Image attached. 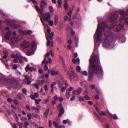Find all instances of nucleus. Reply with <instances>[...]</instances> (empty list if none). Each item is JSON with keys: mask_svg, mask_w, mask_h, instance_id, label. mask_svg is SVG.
<instances>
[{"mask_svg": "<svg viewBox=\"0 0 128 128\" xmlns=\"http://www.w3.org/2000/svg\"><path fill=\"white\" fill-rule=\"evenodd\" d=\"M85 98L87 100H89L90 99V98L87 95H86L84 96Z\"/></svg>", "mask_w": 128, "mask_h": 128, "instance_id": "54", "label": "nucleus"}, {"mask_svg": "<svg viewBox=\"0 0 128 128\" xmlns=\"http://www.w3.org/2000/svg\"><path fill=\"white\" fill-rule=\"evenodd\" d=\"M22 46L24 47L27 48L29 46V43L28 42H27L26 40H24L22 44Z\"/></svg>", "mask_w": 128, "mask_h": 128, "instance_id": "18", "label": "nucleus"}, {"mask_svg": "<svg viewBox=\"0 0 128 128\" xmlns=\"http://www.w3.org/2000/svg\"><path fill=\"white\" fill-rule=\"evenodd\" d=\"M57 108L60 110L58 116L60 118L61 117L62 115L64 113V110L61 103H60L58 106Z\"/></svg>", "mask_w": 128, "mask_h": 128, "instance_id": "6", "label": "nucleus"}, {"mask_svg": "<svg viewBox=\"0 0 128 128\" xmlns=\"http://www.w3.org/2000/svg\"><path fill=\"white\" fill-rule=\"evenodd\" d=\"M99 114L101 116H105L106 115L105 112L102 111H100Z\"/></svg>", "mask_w": 128, "mask_h": 128, "instance_id": "40", "label": "nucleus"}, {"mask_svg": "<svg viewBox=\"0 0 128 128\" xmlns=\"http://www.w3.org/2000/svg\"><path fill=\"white\" fill-rule=\"evenodd\" d=\"M47 22H48L49 23V25L51 26H52L54 24V22L52 20H51L50 19V20H49L47 21Z\"/></svg>", "mask_w": 128, "mask_h": 128, "instance_id": "37", "label": "nucleus"}, {"mask_svg": "<svg viewBox=\"0 0 128 128\" xmlns=\"http://www.w3.org/2000/svg\"><path fill=\"white\" fill-rule=\"evenodd\" d=\"M14 103L17 105H18V101L16 100H15L14 101Z\"/></svg>", "mask_w": 128, "mask_h": 128, "instance_id": "64", "label": "nucleus"}, {"mask_svg": "<svg viewBox=\"0 0 128 128\" xmlns=\"http://www.w3.org/2000/svg\"><path fill=\"white\" fill-rule=\"evenodd\" d=\"M35 8L37 11H38L42 14H43L42 10H40V8L38 6H35Z\"/></svg>", "mask_w": 128, "mask_h": 128, "instance_id": "23", "label": "nucleus"}, {"mask_svg": "<svg viewBox=\"0 0 128 128\" xmlns=\"http://www.w3.org/2000/svg\"><path fill=\"white\" fill-rule=\"evenodd\" d=\"M82 88H79L76 90H74L72 91V93L73 94L79 96L80 95L82 92Z\"/></svg>", "mask_w": 128, "mask_h": 128, "instance_id": "10", "label": "nucleus"}, {"mask_svg": "<svg viewBox=\"0 0 128 128\" xmlns=\"http://www.w3.org/2000/svg\"><path fill=\"white\" fill-rule=\"evenodd\" d=\"M68 73L69 74V75L70 76H74L75 75V74L73 71H68Z\"/></svg>", "mask_w": 128, "mask_h": 128, "instance_id": "30", "label": "nucleus"}, {"mask_svg": "<svg viewBox=\"0 0 128 128\" xmlns=\"http://www.w3.org/2000/svg\"><path fill=\"white\" fill-rule=\"evenodd\" d=\"M22 56L21 55L19 54H16V58L20 60L19 62L20 63H22L23 62V61L21 60Z\"/></svg>", "mask_w": 128, "mask_h": 128, "instance_id": "17", "label": "nucleus"}, {"mask_svg": "<svg viewBox=\"0 0 128 128\" xmlns=\"http://www.w3.org/2000/svg\"><path fill=\"white\" fill-rule=\"evenodd\" d=\"M49 110L48 108L47 109L44 113V115L45 118H46L48 116V113L49 111Z\"/></svg>", "mask_w": 128, "mask_h": 128, "instance_id": "34", "label": "nucleus"}, {"mask_svg": "<svg viewBox=\"0 0 128 128\" xmlns=\"http://www.w3.org/2000/svg\"><path fill=\"white\" fill-rule=\"evenodd\" d=\"M53 124L56 128H58L59 127L58 124L55 121H54L53 122Z\"/></svg>", "mask_w": 128, "mask_h": 128, "instance_id": "33", "label": "nucleus"}, {"mask_svg": "<svg viewBox=\"0 0 128 128\" xmlns=\"http://www.w3.org/2000/svg\"><path fill=\"white\" fill-rule=\"evenodd\" d=\"M74 39L75 40L76 42V46H77L78 47V37L77 36H74Z\"/></svg>", "mask_w": 128, "mask_h": 128, "instance_id": "32", "label": "nucleus"}, {"mask_svg": "<svg viewBox=\"0 0 128 128\" xmlns=\"http://www.w3.org/2000/svg\"><path fill=\"white\" fill-rule=\"evenodd\" d=\"M125 22L127 24H128V18H126L125 19Z\"/></svg>", "mask_w": 128, "mask_h": 128, "instance_id": "58", "label": "nucleus"}, {"mask_svg": "<svg viewBox=\"0 0 128 128\" xmlns=\"http://www.w3.org/2000/svg\"><path fill=\"white\" fill-rule=\"evenodd\" d=\"M59 72L58 71H55L54 70H52L51 72V74L52 75H56L58 74Z\"/></svg>", "mask_w": 128, "mask_h": 128, "instance_id": "26", "label": "nucleus"}, {"mask_svg": "<svg viewBox=\"0 0 128 128\" xmlns=\"http://www.w3.org/2000/svg\"><path fill=\"white\" fill-rule=\"evenodd\" d=\"M36 46V44L35 42H32V49H33V50H35Z\"/></svg>", "mask_w": 128, "mask_h": 128, "instance_id": "27", "label": "nucleus"}, {"mask_svg": "<svg viewBox=\"0 0 128 128\" xmlns=\"http://www.w3.org/2000/svg\"><path fill=\"white\" fill-rule=\"evenodd\" d=\"M80 60L78 58H77L75 59L73 58L72 59V62L74 64L77 63L79 64L80 62Z\"/></svg>", "mask_w": 128, "mask_h": 128, "instance_id": "20", "label": "nucleus"}, {"mask_svg": "<svg viewBox=\"0 0 128 128\" xmlns=\"http://www.w3.org/2000/svg\"><path fill=\"white\" fill-rule=\"evenodd\" d=\"M40 20H41L42 22V24L44 25H44L45 24H45V23H44V21H43V20H42V18H40Z\"/></svg>", "mask_w": 128, "mask_h": 128, "instance_id": "60", "label": "nucleus"}, {"mask_svg": "<svg viewBox=\"0 0 128 128\" xmlns=\"http://www.w3.org/2000/svg\"><path fill=\"white\" fill-rule=\"evenodd\" d=\"M11 33L12 32L10 30L7 32L5 34V38L6 39H10L12 44L17 42L19 40V38L12 37L11 34Z\"/></svg>", "mask_w": 128, "mask_h": 128, "instance_id": "4", "label": "nucleus"}, {"mask_svg": "<svg viewBox=\"0 0 128 128\" xmlns=\"http://www.w3.org/2000/svg\"><path fill=\"white\" fill-rule=\"evenodd\" d=\"M28 119L30 120L31 119V115L30 113H28Z\"/></svg>", "mask_w": 128, "mask_h": 128, "instance_id": "49", "label": "nucleus"}, {"mask_svg": "<svg viewBox=\"0 0 128 128\" xmlns=\"http://www.w3.org/2000/svg\"><path fill=\"white\" fill-rule=\"evenodd\" d=\"M58 16L56 15L54 16V24L56 25L58 23Z\"/></svg>", "mask_w": 128, "mask_h": 128, "instance_id": "29", "label": "nucleus"}, {"mask_svg": "<svg viewBox=\"0 0 128 128\" xmlns=\"http://www.w3.org/2000/svg\"><path fill=\"white\" fill-rule=\"evenodd\" d=\"M6 22L7 23V25H8L13 28H17L19 26L18 25L15 24H12L11 22L9 21L6 20Z\"/></svg>", "mask_w": 128, "mask_h": 128, "instance_id": "11", "label": "nucleus"}, {"mask_svg": "<svg viewBox=\"0 0 128 128\" xmlns=\"http://www.w3.org/2000/svg\"><path fill=\"white\" fill-rule=\"evenodd\" d=\"M76 70L78 72H80L81 68L79 66H77L76 67Z\"/></svg>", "mask_w": 128, "mask_h": 128, "instance_id": "42", "label": "nucleus"}, {"mask_svg": "<svg viewBox=\"0 0 128 128\" xmlns=\"http://www.w3.org/2000/svg\"><path fill=\"white\" fill-rule=\"evenodd\" d=\"M54 34V33L53 32H51L49 36H46V37H48V38H50L49 39H52V36H53Z\"/></svg>", "mask_w": 128, "mask_h": 128, "instance_id": "41", "label": "nucleus"}, {"mask_svg": "<svg viewBox=\"0 0 128 128\" xmlns=\"http://www.w3.org/2000/svg\"><path fill=\"white\" fill-rule=\"evenodd\" d=\"M94 114L95 115V116L98 118L99 120L100 121H101L102 122V120L101 118L100 117L98 116V115L97 114H96V113L95 112H94Z\"/></svg>", "mask_w": 128, "mask_h": 128, "instance_id": "39", "label": "nucleus"}, {"mask_svg": "<svg viewBox=\"0 0 128 128\" xmlns=\"http://www.w3.org/2000/svg\"><path fill=\"white\" fill-rule=\"evenodd\" d=\"M30 98L33 100H35L36 98L34 96V95H31L30 96Z\"/></svg>", "mask_w": 128, "mask_h": 128, "instance_id": "55", "label": "nucleus"}, {"mask_svg": "<svg viewBox=\"0 0 128 128\" xmlns=\"http://www.w3.org/2000/svg\"><path fill=\"white\" fill-rule=\"evenodd\" d=\"M49 99L48 98L43 100L42 101V102L43 104H46L47 102H49Z\"/></svg>", "mask_w": 128, "mask_h": 128, "instance_id": "35", "label": "nucleus"}, {"mask_svg": "<svg viewBox=\"0 0 128 128\" xmlns=\"http://www.w3.org/2000/svg\"><path fill=\"white\" fill-rule=\"evenodd\" d=\"M64 19L65 21H66L68 19V17L66 16H65L64 17Z\"/></svg>", "mask_w": 128, "mask_h": 128, "instance_id": "63", "label": "nucleus"}, {"mask_svg": "<svg viewBox=\"0 0 128 128\" xmlns=\"http://www.w3.org/2000/svg\"><path fill=\"white\" fill-rule=\"evenodd\" d=\"M61 60H62V62L63 66H66V64H65V62H64V59L63 58H62Z\"/></svg>", "mask_w": 128, "mask_h": 128, "instance_id": "50", "label": "nucleus"}, {"mask_svg": "<svg viewBox=\"0 0 128 128\" xmlns=\"http://www.w3.org/2000/svg\"><path fill=\"white\" fill-rule=\"evenodd\" d=\"M81 74H82L86 76H87L88 74V72H87L85 71L81 72Z\"/></svg>", "mask_w": 128, "mask_h": 128, "instance_id": "38", "label": "nucleus"}, {"mask_svg": "<svg viewBox=\"0 0 128 128\" xmlns=\"http://www.w3.org/2000/svg\"><path fill=\"white\" fill-rule=\"evenodd\" d=\"M120 40L122 42H124L126 41V38L123 35H121L119 37Z\"/></svg>", "mask_w": 128, "mask_h": 128, "instance_id": "21", "label": "nucleus"}, {"mask_svg": "<svg viewBox=\"0 0 128 128\" xmlns=\"http://www.w3.org/2000/svg\"><path fill=\"white\" fill-rule=\"evenodd\" d=\"M75 98V97L74 96H72L70 98V100L71 101H73L74 100Z\"/></svg>", "mask_w": 128, "mask_h": 128, "instance_id": "62", "label": "nucleus"}, {"mask_svg": "<svg viewBox=\"0 0 128 128\" xmlns=\"http://www.w3.org/2000/svg\"><path fill=\"white\" fill-rule=\"evenodd\" d=\"M4 55L3 56V58H5L8 56V52L7 51L4 50Z\"/></svg>", "mask_w": 128, "mask_h": 128, "instance_id": "25", "label": "nucleus"}, {"mask_svg": "<svg viewBox=\"0 0 128 128\" xmlns=\"http://www.w3.org/2000/svg\"><path fill=\"white\" fill-rule=\"evenodd\" d=\"M45 28L46 29H47V32L48 33V34H49L50 32V28L48 26V25L47 24H45L44 25V26Z\"/></svg>", "mask_w": 128, "mask_h": 128, "instance_id": "24", "label": "nucleus"}, {"mask_svg": "<svg viewBox=\"0 0 128 128\" xmlns=\"http://www.w3.org/2000/svg\"><path fill=\"white\" fill-rule=\"evenodd\" d=\"M67 2V0H66L65 1V3L64 4V7L65 10H67L68 8V4Z\"/></svg>", "mask_w": 128, "mask_h": 128, "instance_id": "31", "label": "nucleus"}, {"mask_svg": "<svg viewBox=\"0 0 128 128\" xmlns=\"http://www.w3.org/2000/svg\"><path fill=\"white\" fill-rule=\"evenodd\" d=\"M99 57L97 55L92 56L90 59V67L88 69V80H90L93 78L91 74L92 72L96 73L98 76L102 75L103 72L100 66L99 60Z\"/></svg>", "mask_w": 128, "mask_h": 128, "instance_id": "1", "label": "nucleus"}, {"mask_svg": "<svg viewBox=\"0 0 128 128\" xmlns=\"http://www.w3.org/2000/svg\"><path fill=\"white\" fill-rule=\"evenodd\" d=\"M34 96H35V98H38L39 96V94H38L37 92L35 93L34 94Z\"/></svg>", "mask_w": 128, "mask_h": 128, "instance_id": "53", "label": "nucleus"}, {"mask_svg": "<svg viewBox=\"0 0 128 128\" xmlns=\"http://www.w3.org/2000/svg\"><path fill=\"white\" fill-rule=\"evenodd\" d=\"M19 32L22 35L30 34L32 33V31L30 30H19Z\"/></svg>", "mask_w": 128, "mask_h": 128, "instance_id": "9", "label": "nucleus"}, {"mask_svg": "<svg viewBox=\"0 0 128 128\" xmlns=\"http://www.w3.org/2000/svg\"><path fill=\"white\" fill-rule=\"evenodd\" d=\"M18 124L20 128H22L24 126L23 124L21 122H18Z\"/></svg>", "mask_w": 128, "mask_h": 128, "instance_id": "44", "label": "nucleus"}, {"mask_svg": "<svg viewBox=\"0 0 128 128\" xmlns=\"http://www.w3.org/2000/svg\"><path fill=\"white\" fill-rule=\"evenodd\" d=\"M17 66L16 64L14 65L13 66V68L14 70L16 69L17 68Z\"/></svg>", "mask_w": 128, "mask_h": 128, "instance_id": "56", "label": "nucleus"}, {"mask_svg": "<svg viewBox=\"0 0 128 128\" xmlns=\"http://www.w3.org/2000/svg\"><path fill=\"white\" fill-rule=\"evenodd\" d=\"M46 38L47 40L46 46H49L50 43L51 41V39L48 38V37H46Z\"/></svg>", "mask_w": 128, "mask_h": 128, "instance_id": "28", "label": "nucleus"}, {"mask_svg": "<svg viewBox=\"0 0 128 128\" xmlns=\"http://www.w3.org/2000/svg\"><path fill=\"white\" fill-rule=\"evenodd\" d=\"M52 125V122L50 120H49V127H50Z\"/></svg>", "mask_w": 128, "mask_h": 128, "instance_id": "59", "label": "nucleus"}, {"mask_svg": "<svg viewBox=\"0 0 128 128\" xmlns=\"http://www.w3.org/2000/svg\"><path fill=\"white\" fill-rule=\"evenodd\" d=\"M37 106L38 107V108H36V107H33L32 108V109H34V110H38L40 109V106Z\"/></svg>", "mask_w": 128, "mask_h": 128, "instance_id": "43", "label": "nucleus"}, {"mask_svg": "<svg viewBox=\"0 0 128 128\" xmlns=\"http://www.w3.org/2000/svg\"><path fill=\"white\" fill-rule=\"evenodd\" d=\"M33 69V68L30 66L29 64H27L25 68V70L26 72H28V71H32Z\"/></svg>", "mask_w": 128, "mask_h": 128, "instance_id": "19", "label": "nucleus"}, {"mask_svg": "<svg viewBox=\"0 0 128 128\" xmlns=\"http://www.w3.org/2000/svg\"><path fill=\"white\" fill-rule=\"evenodd\" d=\"M124 28V24L123 23H120L116 26V28L115 30L116 32H118L121 30L122 29Z\"/></svg>", "mask_w": 128, "mask_h": 128, "instance_id": "12", "label": "nucleus"}, {"mask_svg": "<svg viewBox=\"0 0 128 128\" xmlns=\"http://www.w3.org/2000/svg\"><path fill=\"white\" fill-rule=\"evenodd\" d=\"M34 50L33 49L31 48L28 50L26 54L28 56H30L34 54Z\"/></svg>", "mask_w": 128, "mask_h": 128, "instance_id": "16", "label": "nucleus"}, {"mask_svg": "<svg viewBox=\"0 0 128 128\" xmlns=\"http://www.w3.org/2000/svg\"><path fill=\"white\" fill-rule=\"evenodd\" d=\"M48 62L50 64H51L52 62V60L51 58H48V61H46V58H45L42 62V66L43 67L44 69L45 70H47L48 68L47 66L48 63Z\"/></svg>", "mask_w": 128, "mask_h": 128, "instance_id": "5", "label": "nucleus"}, {"mask_svg": "<svg viewBox=\"0 0 128 128\" xmlns=\"http://www.w3.org/2000/svg\"><path fill=\"white\" fill-rule=\"evenodd\" d=\"M22 92L25 95H26V90L25 88H24L22 89Z\"/></svg>", "mask_w": 128, "mask_h": 128, "instance_id": "48", "label": "nucleus"}, {"mask_svg": "<svg viewBox=\"0 0 128 128\" xmlns=\"http://www.w3.org/2000/svg\"><path fill=\"white\" fill-rule=\"evenodd\" d=\"M118 15L117 14L114 15L112 16V20L114 19H116L117 18ZM117 22L116 21H113L112 20V26L113 25L114 26H116L117 24Z\"/></svg>", "mask_w": 128, "mask_h": 128, "instance_id": "15", "label": "nucleus"}, {"mask_svg": "<svg viewBox=\"0 0 128 128\" xmlns=\"http://www.w3.org/2000/svg\"><path fill=\"white\" fill-rule=\"evenodd\" d=\"M58 4H61L62 3V1L61 0H58Z\"/></svg>", "mask_w": 128, "mask_h": 128, "instance_id": "61", "label": "nucleus"}, {"mask_svg": "<svg viewBox=\"0 0 128 128\" xmlns=\"http://www.w3.org/2000/svg\"><path fill=\"white\" fill-rule=\"evenodd\" d=\"M25 77L26 80H28L30 79V77L27 75H25Z\"/></svg>", "mask_w": 128, "mask_h": 128, "instance_id": "52", "label": "nucleus"}, {"mask_svg": "<svg viewBox=\"0 0 128 128\" xmlns=\"http://www.w3.org/2000/svg\"><path fill=\"white\" fill-rule=\"evenodd\" d=\"M29 125V123L27 122H25L24 123L25 127H26Z\"/></svg>", "mask_w": 128, "mask_h": 128, "instance_id": "57", "label": "nucleus"}, {"mask_svg": "<svg viewBox=\"0 0 128 128\" xmlns=\"http://www.w3.org/2000/svg\"><path fill=\"white\" fill-rule=\"evenodd\" d=\"M49 10L51 12H53L54 11V9L53 7L52 6H50L49 7Z\"/></svg>", "mask_w": 128, "mask_h": 128, "instance_id": "45", "label": "nucleus"}, {"mask_svg": "<svg viewBox=\"0 0 128 128\" xmlns=\"http://www.w3.org/2000/svg\"><path fill=\"white\" fill-rule=\"evenodd\" d=\"M120 14L123 16H126L128 15L127 12H124L123 11H120L119 12Z\"/></svg>", "mask_w": 128, "mask_h": 128, "instance_id": "22", "label": "nucleus"}, {"mask_svg": "<svg viewBox=\"0 0 128 128\" xmlns=\"http://www.w3.org/2000/svg\"><path fill=\"white\" fill-rule=\"evenodd\" d=\"M59 86H61L63 85H64L65 83H67L65 82L62 78H60L59 79L56 81Z\"/></svg>", "mask_w": 128, "mask_h": 128, "instance_id": "8", "label": "nucleus"}, {"mask_svg": "<svg viewBox=\"0 0 128 128\" xmlns=\"http://www.w3.org/2000/svg\"><path fill=\"white\" fill-rule=\"evenodd\" d=\"M104 36L106 39L104 42L103 46L106 47H108L110 45V40L112 39V32L110 31H105L104 33Z\"/></svg>", "mask_w": 128, "mask_h": 128, "instance_id": "3", "label": "nucleus"}, {"mask_svg": "<svg viewBox=\"0 0 128 128\" xmlns=\"http://www.w3.org/2000/svg\"><path fill=\"white\" fill-rule=\"evenodd\" d=\"M68 90H67L66 92V98H69L70 97V94L69 92H68Z\"/></svg>", "mask_w": 128, "mask_h": 128, "instance_id": "36", "label": "nucleus"}, {"mask_svg": "<svg viewBox=\"0 0 128 128\" xmlns=\"http://www.w3.org/2000/svg\"><path fill=\"white\" fill-rule=\"evenodd\" d=\"M43 19L46 22H47L48 21L50 20V16L49 13H46L45 14H42Z\"/></svg>", "mask_w": 128, "mask_h": 128, "instance_id": "7", "label": "nucleus"}, {"mask_svg": "<svg viewBox=\"0 0 128 128\" xmlns=\"http://www.w3.org/2000/svg\"><path fill=\"white\" fill-rule=\"evenodd\" d=\"M68 86V85L67 83H65L64 85H63L59 87L61 88V91L62 92H64L66 89L67 88Z\"/></svg>", "mask_w": 128, "mask_h": 128, "instance_id": "13", "label": "nucleus"}, {"mask_svg": "<svg viewBox=\"0 0 128 128\" xmlns=\"http://www.w3.org/2000/svg\"><path fill=\"white\" fill-rule=\"evenodd\" d=\"M98 24L95 34L96 35V41L97 42L100 40L102 39V32L105 30V28H108V26L105 24H101L102 26H101L99 23L98 20Z\"/></svg>", "mask_w": 128, "mask_h": 128, "instance_id": "2", "label": "nucleus"}, {"mask_svg": "<svg viewBox=\"0 0 128 128\" xmlns=\"http://www.w3.org/2000/svg\"><path fill=\"white\" fill-rule=\"evenodd\" d=\"M21 60H22V61L23 60H24L26 62L27 61V58H26L23 56H22V59H21Z\"/></svg>", "mask_w": 128, "mask_h": 128, "instance_id": "51", "label": "nucleus"}, {"mask_svg": "<svg viewBox=\"0 0 128 128\" xmlns=\"http://www.w3.org/2000/svg\"><path fill=\"white\" fill-rule=\"evenodd\" d=\"M47 6V4L44 1H42L40 4V7L41 10H42L44 8L46 7Z\"/></svg>", "mask_w": 128, "mask_h": 128, "instance_id": "14", "label": "nucleus"}, {"mask_svg": "<svg viewBox=\"0 0 128 128\" xmlns=\"http://www.w3.org/2000/svg\"><path fill=\"white\" fill-rule=\"evenodd\" d=\"M44 88L45 91H47L48 90V86L46 85H44Z\"/></svg>", "mask_w": 128, "mask_h": 128, "instance_id": "47", "label": "nucleus"}, {"mask_svg": "<svg viewBox=\"0 0 128 128\" xmlns=\"http://www.w3.org/2000/svg\"><path fill=\"white\" fill-rule=\"evenodd\" d=\"M56 84V82H52L50 85V86L52 88H54V86Z\"/></svg>", "mask_w": 128, "mask_h": 128, "instance_id": "46", "label": "nucleus"}]
</instances>
